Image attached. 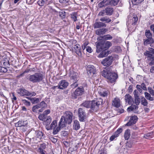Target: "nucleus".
Segmentation results:
<instances>
[{"label": "nucleus", "mask_w": 154, "mask_h": 154, "mask_svg": "<svg viewBox=\"0 0 154 154\" xmlns=\"http://www.w3.org/2000/svg\"><path fill=\"white\" fill-rule=\"evenodd\" d=\"M78 114L80 121L81 122L85 121L86 118V115L84 109L82 108H79L78 111Z\"/></svg>", "instance_id": "0eeeda50"}, {"label": "nucleus", "mask_w": 154, "mask_h": 154, "mask_svg": "<svg viewBox=\"0 0 154 154\" xmlns=\"http://www.w3.org/2000/svg\"><path fill=\"white\" fill-rule=\"evenodd\" d=\"M138 106L136 105H132L128 107L127 109L128 111L130 112L133 111L134 110L137 109H138Z\"/></svg>", "instance_id": "58836bf2"}, {"label": "nucleus", "mask_w": 154, "mask_h": 154, "mask_svg": "<svg viewBox=\"0 0 154 154\" xmlns=\"http://www.w3.org/2000/svg\"><path fill=\"white\" fill-rule=\"evenodd\" d=\"M112 105L118 108L120 106V100L117 97L115 98L112 101Z\"/></svg>", "instance_id": "dca6fc26"}, {"label": "nucleus", "mask_w": 154, "mask_h": 154, "mask_svg": "<svg viewBox=\"0 0 154 154\" xmlns=\"http://www.w3.org/2000/svg\"><path fill=\"white\" fill-rule=\"evenodd\" d=\"M113 61V57L112 56H109L103 59L101 63L104 66L108 67L111 65Z\"/></svg>", "instance_id": "6e6552de"}, {"label": "nucleus", "mask_w": 154, "mask_h": 154, "mask_svg": "<svg viewBox=\"0 0 154 154\" xmlns=\"http://www.w3.org/2000/svg\"><path fill=\"white\" fill-rule=\"evenodd\" d=\"M100 20L103 22H105L106 23H109L111 21V19L106 16L101 17L100 18Z\"/></svg>", "instance_id": "c756f323"}, {"label": "nucleus", "mask_w": 154, "mask_h": 154, "mask_svg": "<svg viewBox=\"0 0 154 154\" xmlns=\"http://www.w3.org/2000/svg\"><path fill=\"white\" fill-rule=\"evenodd\" d=\"M106 15L108 16H111L113 14L114 9L111 7H108L105 9Z\"/></svg>", "instance_id": "a211bd4d"}, {"label": "nucleus", "mask_w": 154, "mask_h": 154, "mask_svg": "<svg viewBox=\"0 0 154 154\" xmlns=\"http://www.w3.org/2000/svg\"><path fill=\"white\" fill-rule=\"evenodd\" d=\"M143 44L145 46L150 44V46H152L151 45L154 43V39L153 38H147L143 40Z\"/></svg>", "instance_id": "4468645a"}, {"label": "nucleus", "mask_w": 154, "mask_h": 154, "mask_svg": "<svg viewBox=\"0 0 154 154\" xmlns=\"http://www.w3.org/2000/svg\"><path fill=\"white\" fill-rule=\"evenodd\" d=\"M98 92L99 94L103 97H106L108 96L107 91L104 89H100Z\"/></svg>", "instance_id": "412c9836"}, {"label": "nucleus", "mask_w": 154, "mask_h": 154, "mask_svg": "<svg viewBox=\"0 0 154 154\" xmlns=\"http://www.w3.org/2000/svg\"><path fill=\"white\" fill-rule=\"evenodd\" d=\"M138 20V17L136 15L134 17L129 20L130 23L132 25H135L137 23Z\"/></svg>", "instance_id": "bb28decb"}, {"label": "nucleus", "mask_w": 154, "mask_h": 154, "mask_svg": "<svg viewBox=\"0 0 154 154\" xmlns=\"http://www.w3.org/2000/svg\"><path fill=\"white\" fill-rule=\"evenodd\" d=\"M104 48L106 49L109 48L112 46V43L110 42L107 41L103 44Z\"/></svg>", "instance_id": "c9c22d12"}, {"label": "nucleus", "mask_w": 154, "mask_h": 154, "mask_svg": "<svg viewBox=\"0 0 154 154\" xmlns=\"http://www.w3.org/2000/svg\"><path fill=\"white\" fill-rule=\"evenodd\" d=\"M28 123L27 120L23 121L22 120H20L17 123L18 127H20L22 126H25Z\"/></svg>", "instance_id": "cd10ccee"}, {"label": "nucleus", "mask_w": 154, "mask_h": 154, "mask_svg": "<svg viewBox=\"0 0 154 154\" xmlns=\"http://www.w3.org/2000/svg\"><path fill=\"white\" fill-rule=\"evenodd\" d=\"M148 49L143 52L144 55L150 60H154V49L149 48Z\"/></svg>", "instance_id": "423d86ee"}, {"label": "nucleus", "mask_w": 154, "mask_h": 154, "mask_svg": "<svg viewBox=\"0 0 154 154\" xmlns=\"http://www.w3.org/2000/svg\"><path fill=\"white\" fill-rule=\"evenodd\" d=\"M35 92L33 91L29 92L28 91L27 96H30L31 97L34 96L36 95Z\"/></svg>", "instance_id": "052dcab7"}, {"label": "nucleus", "mask_w": 154, "mask_h": 154, "mask_svg": "<svg viewBox=\"0 0 154 154\" xmlns=\"http://www.w3.org/2000/svg\"><path fill=\"white\" fill-rule=\"evenodd\" d=\"M44 78L43 75L40 72H36L30 75L28 79L33 83H37L42 81Z\"/></svg>", "instance_id": "7ed1b4c3"}, {"label": "nucleus", "mask_w": 154, "mask_h": 154, "mask_svg": "<svg viewBox=\"0 0 154 154\" xmlns=\"http://www.w3.org/2000/svg\"><path fill=\"white\" fill-rule=\"evenodd\" d=\"M87 73L89 77H91L95 73L96 68L92 65H89L87 68Z\"/></svg>", "instance_id": "1a4fd4ad"}, {"label": "nucleus", "mask_w": 154, "mask_h": 154, "mask_svg": "<svg viewBox=\"0 0 154 154\" xmlns=\"http://www.w3.org/2000/svg\"><path fill=\"white\" fill-rule=\"evenodd\" d=\"M59 15L61 18L63 19L65 18L66 17V12L64 11H61L59 12Z\"/></svg>", "instance_id": "79ce46f5"}, {"label": "nucleus", "mask_w": 154, "mask_h": 154, "mask_svg": "<svg viewBox=\"0 0 154 154\" xmlns=\"http://www.w3.org/2000/svg\"><path fill=\"white\" fill-rule=\"evenodd\" d=\"M84 92V89L83 87H78L72 94V97L73 99H75L78 97L81 96Z\"/></svg>", "instance_id": "39448f33"}, {"label": "nucleus", "mask_w": 154, "mask_h": 154, "mask_svg": "<svg viewBox=\"0 0 154 154\" xmlns=\"http://www.w3.org/2000/svg\"><path fill=\"white\" fill-rule=\"evenodd\" d=\"M72 75L71 76V80L72 82L74 81H78V80L77 79H78L79 75L78 73L73 72V73L71 74Z\"/></svg>", "instance_id": "b1692460"}, {"label": "nucleus", "mask_w": 154, "mask_h": 154, "mask_svg": "<svg viewBox=\"0 0 154 154\" xmlns=\"http://www.w3.org/2000/svg\"><path fill=\"white\" fill-rule=\"evenodd\" d=\"M7 71L6 68L0 66V72H6Z\"/></svg>", "instance_id": "4d7b16f0"}, {"label": "nucleus", "mask_w": 154, "mask_h": 154, "mask_svg": "<svg viewBox=\"0 0 154 154\" xmlns=\"http://www.w3.org/2000/svg\"><path fill=\"white\" fill-rule=\"evenodd\" d=\"M107 30V29L106 28L98 29L96 31V34L99 35H103L104 34Z\"/></svg>", "instance_id": "f3484780"}, {"label": "nucleus", "mask_w": 154, "mask_h": 154, "mask_svg": "<svg viewBox=\"0 0 154 154\" xmlns=\"http://www.w3.org/2000/svg\"><path fill=\"white\" fill-rule=\"evenodd\" d=\"M130 130L127 129L125 132L124 137L125 140H128L130 137Z\"/></svg>", "instance_id": "7c9ffc66"}, {"label": "nucleus", "mask_w": 154, "mask_h": 154, "mask_svg": "<svg viewBox=\"0 0 154 154\" xmlns=\"http://www.w3.org/2000/svg\"><path fill=\"white\" fill-rule=\"evenodd\" d=\"M145 35L147 38H152V34L149 29L146 30Z\"/></svg>", "instance_id": "f704fd0d"}, {"label": "nucleus", "mask_w": 154, "mask_h": 154, "mask_svg": "<svg viewBox=\"0 0 154 154\" xmlns=\"http://www.w3.org/2000/svg\"><path fill=\"white\" fill-rule=\"evenodd\" d=\"M22 102L26 106H30L31 105L30 103L25 99L22 100Z\"/></svg>", "instance_id": "5fc2aeb1"}, {"label": "nucleus", "mask_w": 154, "mask_h": 154, "mask_svg": "<svg viewBox=\"0 0 154 154\" xmlns=\"http://www.w3.org/2000/svg\"><path fill=\"white\" fill-rule=\"evenodd\" d=\"M70 15L72 20L74 22H75L77 20V13L75 12H73L70 14Z\"/></svg>", "instance_id": "e433bc0d"}, {"label": "nucleus", "mask_w": 154, "mask_h": 154, "mask_svg": "<svg viewBox=\"0 0 154 154\" xmlns=\"http://www.w3.org/2000/svg\"><path fill=\"white\" fill-rule=\"evenodd\" d=\"M32 132V139H34L36 138H38L40 139L44 138V134L43 133L42 131L39 130L34 131Z\"/></svg>", "instance_id": "9d476101"}, {"label": "nucleus", "mask_w": 154, "mask_h": 154, "mask_svg": "<svg viewBox=\"0 0 154 154\" xmlns=\"http://www.w3.org/2000/svg\"><path fill=\"white\" fill-rule=\"evenodd\" d=\"M72 82L73 83L70 85V87L71 88L74 89L78 86L79 84L78 83V81H74Z\"/></svg>", "instance_id": "a18cd8bd"}, {"label": "nucleus", "mask_w": 154, "mask_h": 154, "mask_svg": "<svg viewBox=\"0 0 154 154\" xmlns=\"http://www.w3.org/2000/svg\"><path fill=\"white\" fill-rule=\"evenodd\" d=\"M141 86V88L144 91H147V88L146 87V86L144 83H143L141 84L140 85Z\"/></svg>", "instance_id": "0e129e2a"}, {"label": "nucleus", "mask_w": 154, "mask_h": 154, "mask_svg": "<svg viewBox=\"0 0 154 154\" xmlns=\"http://www.w3.org/2000/svg\"><path fill=\"white\" fill-rule=\"evenodd\" d=\"M148 90L149 93L152 96L154 97V90L151 87H148Z\"/></svg>", "instance_id": "8fccbe9b"}, {"label": "nucleus", "mask_w": 154, "mask_h": 154, "mask_svg": "<svg viewBox=\"0 0 154 154\" xmlns=\"http://www.w3.org/2000/svg\"><path fill=\"white\" fill-rule=\"evenodd\" d=\"M119 0H109V5L116 6L119 2Z\"/></svg>", "instance_id": "72a5a7b5"}, {"label": "nucleus", "mask_w": 154, "mask_h": 154, "mask_svg": "<svg viewBox=\"0 0 154 154\" xmlns=\"http://www.w3.org/2000/svg\"><path fill=\"white\" fill-rule=\"evenodd\" d=\"M103 103V100L100 98L96 100L91 101V109L94 111H96L98 109L99 106L102 105Z\"/></svg>", "instance_id": "20e7f679"}, {"label": "nucleus", "mask_w": 154, "mask_h": 154, "mask_svg": "<svg viewBox=\"0 0 154 154\" xmlns=\"http://www.w3.org/2000/svg\"><path fill=\"white\" fill-rule=\"evenodd\" d=\"M104 48L103 46V43L99 42L96 45V52L97 53H99L102 50L104 49Z\"/></svg>", "instance_id": "4be33fe9"}, {"label": "nucleus", "mask_w": 154, "mask_h": 154, "mask_svg": "<svg viewBox=\"0 0 154 154\" xmlns=\"http://www.w3.org/2000/svg\"><path fill=\"white\" fill-rule=\"evenodd\" d=\"M108 54V53H107V51L105 49L104 50L101 52L98 57L100 58H102L107 56Z\"/></svg>", "instance_id": "473e14b6"}, {"label": "nucleus", "mask_w": 154, "mask_h": 154, "mask_svg": "<svg viewBox=\"0 0 154 154\" xmlns=\"http://www.w3.org/2000/svg\"><path fill=\"white\" fill-rule=\"evenodd\" d=\"M141 104L144 106H147L148 104V101L144 97H142L141 98Z\"/></svg>", "instance_id": "2f4dec72"}, {"label": "nucleus", "mask_w": 154, "mask_h": 154, "mask_svg": "<svg viewBox=\"0 0 154 154\" xmlns=\"http://www.w3.org/2000/svg\"><path fill=\"white\" fill-rule=\"evenodd\" d=\"M122 128H119L115 132V134L118 136L119 134L122 132Z\"/></svg>", "instance_id": "680f3d73"}, {"label": "nucleus", "mask_w": 154, "mask_h": 154, "mask_svg": "<svg viewBox=\"0 0 154 154\" xmlns=\"http://www.w3.org/2000/svg\"><path fill=\"white\" fill-rule=\"evenodd\" d=\"M105 9L100 11L98 14V16H103L105 15Z\"/></svg>", "instance_id": "bf43d9fd"}, {"label": "nucleus", "mask_w": 154, "mask_h": 154, "mask_svg": "<svg viewBox=\"0 0 154 154\" xmlns=\"http://www.w3.org/2000/svg\"><path fill=\"white\" fill-rule=\"evenodd\" d=\"M40 108L38 104H37L33 106L32 108V110L33 112L37 113L38 110V109Z\"/></svg>", "instance_id": "37998d69"}, {"label": "nucleus", "mask_w": 154, "mask_h": 154, "mask_svg": "<svg viewBox=\"0 0 154 154\" xmlns=\"http://www.w3.org/2000/svg\"><path fill=\"white\" fill-rule=\"evenodd\" d=\"M12 97H11V99H12V102L14 104V103H16L17 98L14 95V93H12Z\"/></svg>", "instance_id": "864d4df0"}, {"label": "nucleus", "mask_w": 154, "mask_h": 154, "mask_svg": "<svg viewBox=\"0 0 154 154\" xmlns=\"http://www.w3.org/2000/svg\"><path fill=\"white\" fill-rule=\"evenodd\" d=\"M91 101H86L81 105V106H83L86 108H90Z\"/></svg>", "instance_id": "393cba45"}, {"label": "nucleus", "mask_w": 154, "mask_h": 154, "mask_svg": "<svg viewBox=\"0 0 154 154\" xmlns=\"http://www.w3.org/2000/svg\"><path fill=\"white\" fill-rule=\"evenodd\" d=\"M45 125L46 126H48L51 121V118L50 116H47L46 120L45 121Z\"/></svg>", "instance_id": "c03bdc74"}, {"label": "nucleus", "mask_w": 154, "mask_h": 154, "mask_svg": "<svg viewBox=\"0 0 154 154\" xmlns=\"http://www.w3.org/2000/svg\"><path fill=\"white\" fill-rule=\"evenodd\" d=\"M3 63L4 66L7 67H9L10 64L8 60L6 61V60H4Z\"/></svg>", "instance_id": "13d9d810"}, {"label": "nucleus", "mask_w": 154, "mask_h": 154, "mask_svg": "<svg viewBox=\"0 0 154 154\" xmlns=\"http://www.w3.org/2000/svg\"><path fill=\"white\" fill-rule=\"evenodd\" d=\"M61 128H60V126L57 127L56 128L55 127L54 128L53 132V134H57L58 132L60 131Z\"/></svg>", "instance_id": "49530a36"}, {"label": "nucleus", "mask_w": 154, "mask_h": 154, "mask_svg": "<svg viewBox=\"0 0 154 154\" xmlns=\"http://www.w3.org/2000/svg\"><path fill=\"white\" fill-rule=\"evenodd\" d=\"M125 99L126 102L128 103L129 105H131L134 103L133 98L129 94H126L125 96Z\"/></svg>", "instance_id": "2eb2a0df"}, {"label": "nucleus", "mask_w": 154, "mask_h": 154, "mask_svg": "<svg viewBox=\"0 0 154 154\" xmlns=\"http://www.w3.org/2000/svg\"><path fill=\"white\" fill-rule=\"evenodd\" d=\"M106 25L104 23L102 22H95L94 24V29L99 28L103 27H106Z\"/></svg>", "instance_id": "ddd939ff"}, {"label": "nucleus", "mask_w": 154, "mask_h": 154, "mask_svg": "<svg viewBox=\"0 0 154 154\" xmlns=\"http://www.w3.org/2000/svg\"><path fill=\"white\" fill-rule=\"evenodd\" d=\"M86 51L89 53H91L93 51V50L90 46H87Z\"/></svg>", "instance_id": "e2e57ef3"}, {"label": "nucleus", "mask_w": 154, "mask_h": 154, "mask_svg": "<svg viewBox=\"0 0 154 154\" xmlns=\"http://www.w3.org/2000/svg\"><path fill=\"white\" fill-rule=\"evenodd\" d=\"M28 91L23 88H20L17 91V93L21 96H27Z\"/></svg>", "instance_id": "5701e85b"}, {"label": "nucleus", "mask_w": 154, "mask_h": 154, "mask_svg": "<svg viewBox=\"0 0 154 154\" xmlns=\"http://www.w3.org/2000/svg\"><path fill=\"white\" fill-rule=\"evenodd\" d=\"M50 140L53 143H55L57 141V139L54 137H51L50 138Z\"/></svg>", "instance_id": "774afa93"}, {"label": "nucleus", "mask_w": 154, "mask_h": 154, "mask_svg": "<svg viewBox=\"0 0 154 154\" xmlns=\"http://www.w3.org/2000/svg\"><path fill=\"white\" fill-rule=\"evenodd\" d=\"M108 5H109V0H103L98 4V7L100 8H102Z\"/></svg>", "instance_id": "6ab92c4d"}, {"label": "nucleus", "mask_w": 154, "mask_h": 154, "mask_svg": "<svg viewBox=\"0 0 154 154\" xmlns=\"http://www.w3.org/2000/svg\"><path fill=\"white\" fill-rule=\"evenodd\" d=\"M73 114L70 111H67L65 112L64 116H62L59 123V126L63 128L66 127L67 123H71L72 120Z\"/></svg>", "instance_id": "f257e3e1"}, {"label": "nucleus", "mask_w": 154, "mask_h": 154, "mask_svg": "<svg viewBox=\"0 0 154 154\" xmlns=\"http://www.w3.org/2000/svg\"><path fill=\"white\" fill-rule=\"evenodd\" d=\"M144 0H132L131 2L133 4L137 5L138 4L142 2Z\"/></svg>", "instance_id": "de8ad7c7"}, {"label": "nucleus", "mask_w": 154, "mask_h": 154, "mask_svg": "<svg viewBox=\"0 0 154 154\" xmlns=\"http://www.w3.org/2000/svg\"><path fill=\"white\" fill-rule=\"evenodd\" d=\"M134 103L136 104V105L138 106L140 103V98L135 99Z\"/></svg>", "instance_id": "338daca9"}, {"label": "nucleus", "mask_w": 154, "mask_h": 154, "mask_svg": "<svg viewBox=\"0 0 154 154\" xmlns=\"http://www.w3.org/2000/svg\"><path fill=\"white\" fill-rule=\"evenodd\" d=\"M89 42L87 41H85L82 45V48L84 51L86 48Z\"/></svg>", "instance_id": "6e6d98bb"}, {"label": "nucleus", "mask_w": 154, "mask_h": 154, "mask_svg": "<svg viewBox=\"0 0 154 154\" xmlns=\"http://www.w3.org/2000/svg\"><path fill=\"white\" fill-rule=\"evenodd\" d=\"M79 45H76L74 47V49L75 53L79 56L82 55L81 49L80 47H79Z\"/></svg>", "instance_id": "aec40b11"}, {"label": "nucleus", "mask_w": 154, "mask_h": 154, "mask_svg": "<svg viewBox=\"0 0 154 154\" xmlns=\"http://www.w3.org/2000/svg\"><path fill=\"white\" fill-rule=\"evenodd\" d=\"M145 98L150 101H153L154 100V98L152 97L151 95L147 92H144Z\"/></svg>", "instance_id": "c85d7f7f"}, {"label": "nucleus", "mask_w": 154, "mask_h": 154, "mask_svg": "<svg viewBox=\"0 0 154 154\" xmlns=\"http://www.w3.org/2000/svg\"><path fill=\"white\" fill-rule=\"evenodd\" d=\"M101 75L106 78L108 82L111 83L115 82L118 78L117 75L112 70L107 69L101 72Z\"/></svg>", "instance_id": "f03ea898"}, {"label": "nucleus", "mask_w": 154, "mask_h": 154, "mask_svg": "<svg viewBox=\"0 0 154 154\" xmlns=\"http://www.w3.org/2000/svg\"><path fill=\"white\" fill-rule=\"evenodd\" d=\"M138 120V118L136 116L131 117L128 122L126 124L125 126H130L136 123Z\"/></svg>", "instance_id": "9b49d317"}, {"label": "nucleus", "mask_w": 154, "mask_h": 154, "mask_svg": "<svg viewBox=\"0 0 154 154\" xmlns=\"http://www.w3.org/2000/svg\"><path fill=\"white\" fill-rule=\"evenodd\" d=\"M47 116H46L43 113L39 116L38 118L40 120L44 121H45V119Z\"/></svg>", "instance_id": "ea45409f"}, {"label": "nucleus", "mask_w": 154, "mask_h": 154, "mask_svg": "<svg viewBox=\"0 0 154 154\" xmlns=\"http://www.w3.org/2000/svg\"><path fill=\"white\" fill-rule=\"evenodd\" d=\"M57 122L55 120H54L52 121L51 124L50 126L53 129L56 127L57 125Z\"/></svg>", "instance_id": "603ef678"}, {"label": "nucleus", "mask_w": 154, "mask_h": 154, "mask_svg": "<svg viewBox=\"0 0 154 154\" xmlns=\"http://www.w3.org/2000/svg\"><path fill=\"white\" fill-rule=\"evenodd\" d=\"M68 85V82L66 80H63L59 82L58 85V88L63 90L66 88Z\"/></svg>", "instance_id": "f8f14e48"}, {"label": "nucleus", "mask_w": 154, "mask_h": 154, "mask_svg": "<svg viewBox=\"0 0 154 154\" xmlns=\"http://www.w3.org/2000/svg\"><path fill=\"white\" fill-rule=\"evenodd\" d=\"M48 1V0H39L37 2L40 6H42L45 4H47Z\"/></svg>", "instance_id": "4c0bfd02"}, {"label": "nucleus", "mask_w": 154, "mask_h": 154, "mask_svg": "<svg viewBox=\"0 0 154 154\" xmlns=\"http://www.w3.org/2000/svg\"><path fill=\"white\" fill-rule=\"evenodd\" d=\"M102 38L105 40H111L112 38V37L110 35L108 34L107 35L103 36Z\"/></svg>", "instance_id": "09e8293b"}, {"label": "nucleus", "mask_w": 154, "mask_h": 154, "mask_svg": "<svg viewBox=\"0 0 154 154\" xmlns=\"http://www.w3.org/2000/svg\"><path fill=\"white\" fill-rule=\"evenodd\" d=\"M73 127V129L76 130L79 129L80 128V125L79 122L77 120H74Z\"/></svg>", "instance_id": "a878e982"}, {"label": "nucleus", "mask_w": 154, "mask_h": 154, "mask_svg": "<svg viewBox=\"0 0 154 154\" xmlns=\"http://www.w3.org/2000/svg\"><path fill=\"white\" fill-rule=\"evenodd\" d=\"M30 100L33 104L37 103L40 101L39 99L35 97H32L30 98Z\"/></svg>", "instance_id": "a19ab883"}, {"label": "nucleus", "mask_w": 154, "mask_h": 154, "mask_svg": "<svg viewBox=\"0 0 154 154\" xmlns=\"http://www.w3.org/2000/svg\"><path fill=\"white\" fill-rule=\"evenodd\" d=\"M40 108H45L47 106V104L44 101H42L40 104H38Z\"/></svg>", "instance_id": "3c124183"}, {"label": "nucleus", "mask_w": 154, "mask_h": 154, "mask_svg": "<svg viewBox=\"0 0 154 154\" xmlns=\"http://www.w3.org/2000/svg\"><path fill=\"white\" fill-rule=\"evenodd\" d=\"M152 134V133H149L144 135V137L146 139H149V137H150Z\"/></svg>", "instance_id": "69168bd1"}]
</instances>
